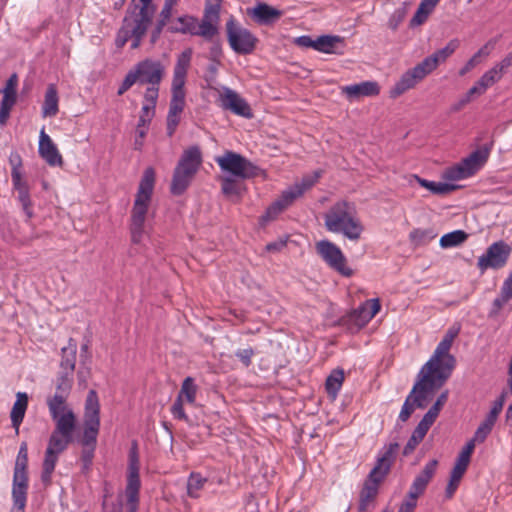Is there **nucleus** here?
<instances>
[{"label": "nucleus", "mask_w": 512, "mask_h": 512, "mask_svg": "<svg viewBox=\"0 0 512 512\" xmlns=\"http://www.w3.org/2000/svg\"><path fill=\"white\" fill-rule=\"evenodd\" d=\"M422 79L411 68L407 70L390 90V97L397 98L406 91L414 88Z\"/></svg>", "instance_id": "obj_28"}, {"label": "nucleus", "mask_w": 512, "mask_h": 512, "mask_svg": "<svg viewBox=\"0 0 512 512\" xmlns=\"http://www.w3.org/2000/svg\"><path fill=\"white\" fill-rule=\"evenodd\" d=\"M490 154V147L484 146L473 151L468 157L460 163L468 177L475 175L486 163Z\"/></svg>", "instance_id": "obj_25"}, {"label": "nucleus", "mask_w": 512, "mask_h": 512, "mask_svg": "<svg viewBox=\"0 0 512 512\" xmlns=\"http://www.w3.org/2000/svg\"><path fill=\"white\" fill-rule=\"evenodd\" d=\"M40 156L50 165V166H61L63 164V159L61 154L59 153L56 145L53 143L49 135H47L42 129L40 133L39 140V148H38Z\"/></svg>", "instance_id": "obj_26"}, {"label": "nucleus", "mask_w": 512, "mask_h": 512, "mask_svg": "<svg viewBox=\"0 0 512 512\" xmlns=\"http://www.w3.org/2000/svg\"><path fill=\"white\" fill-rule=\"evenodd\" d=\"M17 98L10 97L8 95H3L2 100L0 102V126H5L10 116V111L14 104L16 103Z\"/></svg>", "instance_id": "obj_48"}, {"label": "nucleus", "mask_w": 512, "mask_h": 512, "mask_svg": "<svg viewBox=\"0 0 512 512\" xmlns=\"http://www.w3.org/2000/svg\"><path fill=\"white\" fill-rule=\"evenodd\" d=\"M468 238V234L463 230H455L444 234L439 241V244L442 248H452L459 246L464 243Z\"/></svg>", "instance_id": "obj_38"}, {"label": "nucleus", "mask_w": 512, "mask_h": 512, "mask_svg": "<svg viewBox=\"0 0 512 512\" xmlns=\"http://www.w3.org/2000/svg\"><path fill=\"white\" fill-rule=\"evenodd\" d=\"M216 162L223 171L240 179L253 178L261 172L259 167L233 151H227L224 155L217 157Z\"/></svg>", "instance_id": "obj_10"}, {"label": "nucleus", "mask_w": 512, "mask_h": 512, "mask_svg": "<svg viewBox=\"0 0 512 512\" xmlns=\"http://www.w3.org/2000/svg\"><path fill=\"white\" fill-rule=\"evenodd\" d=\"M219 101L220 106L224 110H228L233 114L246 119H251L253 117V112L249 103L239 93L231 88H223Z\"/></svg>", "instance_id": "obj_16"}, {"label": "nucleus", "mask_w": 512, "mask_h": 512, "mask_svg": "<svg viewBox=\"0 0 512 512\" xmlns=\"http://www.w3.org/2000/svg\"><path fill=\"white\" fill-rule=\"evenodd\" d=\"M438 67L437 60L432 56H428L420 63L413 67L419 77L423 80L427 75L433 72Z\"/></svg>", "instance_id": "obj_45"}, {"label": "nucleus", "mask_w": 512, "mask_h": 512, "mask_svg": "<svg viewBox=\"0 0 512 512\" xmlns=\"http://www.w3.org/2000/svg\"><path fill=\"white\" fill-rule=\"evenodd\" d=\"M17 85L18 76L16 73H13L6 81L5 87L2 90L3 95H8L10 97L17 98Z\"/></svg>", "instance_id": "obj_60"}, {"label": "nucleus", "mask_w": 512, "mask_h": 512, "mask_svg": "<svg viewBox=\"0 0 512 512\" xmlns=\"http://www.w3.org/2000/svg\"><path fill=\"white\" fill-rule=\"evenodd\" d=\"M68 396L54 393V395L47 398V406L49 409L50 416L55 424L62 418L72 419V423H76V417L74 412L67 406Z\"/></svg>", "instance_id": "obj_21"}, {"label": "nucleus", "mask_w": 512, "mask_h": 512, "mask_svg": "<svg viewBox=\"0 0 512 512\" xmlns=\"http://www.w3.org/2000/svg\"><path fill=\"white\" fill-rule=\"evenodd\" d=\"M503 403V396L494 402L490 412L486 416L485 420L479 425L475 431L474 437L470 441H474V443H482L486 440L487 436L491 433L499 414L502 411Z\"/></svg>", "instance_id": "obj_23"}, {"label": "nucleus", "mask_w": 512, "mask_h": 512, "mask_svg": "<svg viewBox=\"0 0 512 512\" xmlns=\"http://www.w3.org/2000/svg\"><path fill=\"white\" fill-rule=\"evenodd\" d=\"M100 428V404L97 392L90 390L85 401L84 431L81 444L85 448L95 449Z\"/></svg>", "instance_id": "obj_7"}, {"label": "nucleus", "mask_w": 512, "mask_h": 512, "mask_svg": "<svg viewBox=\"0 0 512 512\" xmlns=\"http://www.w3.org/2000/svg\"><path fill=\"white\" fill-rule=\"evenodd\" d=\"M426 487L427 484H425L421 479L415 477L407 494V499L403 502H412L417 504V498L424 493Z\"/></svg>", "instance_id": "obj_49"}, {"label": "nucleus", "mask_w": 512, "mask_h": 512, "mask_svg": "<svg viewBox=\"0 0 512 512\" xmlns=\"http://www.w3.org/2000/svg\"><path fill=\"white\" fill-rule=\"evenodd\" d=\"M475 449L474 441H469L457 457L456 463L451 471L450 479L445 489V497L451 499L470 463L471 455Z\"/></svg>", "instance_id": "obj_15"}, {"label": "nucleus", "mask_w": 512, "mask_h": 512, "mask_svg": "<svg viewBox=\"0 0 512 512\" xmlns=\"http://www.w3.org/2000/svg\"><path fill=\"white\" fill-rule=\"evenodd\" d=\"M202 153L197 145L185 149L174 169L170 191L173 195H181L189 187L195 174L202 164Z\"/></svg>", "instance_id": "obj_5"}, {"label": "nucleus", "mask_w": 512, "mask_h": 512, "mask_svg": "<svg viewBox=\"0 0 512 512\" xmlns=\"http://www.w3.org/2000/svg\"><path fill=\"white\" fill-rule=\"evenodd\" d=\"M197 387L192 377H186L181 385L177 398L192 404L195 402Z\"/></svg>", "instance_id": "obj_39"}, {"label": "nucleus", "mask_w": 512, "mask_h": 512, "mask_svg": "<svg viewBox=\"0 0 512 512\" xmlns=\"http://www.w3.org/2000/svg\"><path fill=\"white\" fill-rule=\"evenodd\" d=\"M213 19L203 17L199 23L196 19L194 35L201 36L207 41H212L213 38L218 34V28L213 24Z\"/></svg>", "instance_id": "obj_37"}, {"label": "nucleus", "mask_w": 512, "mask_h": 512, "mask_svg": "<svg viewBox=\"0 0 512 512\" xmlns=\"http://www.w3.org/2000/svg\"><path fill=\"white\" fill-rule=\"evenodd\" d=\"M27 406L28 395L25 392H18L16 394V401L10 413L12 426L15 428L17 434L19 432V427L24 419Z\"/></svg>", "instance_id": "obj_29"}, {"label": "nucleus", "mask_w": 512, "mask_h": 512, "mask_svg": "<svg viewBox=\"0 0 512 512\" xmlns=\"http://www.w3.org/2000/svg\"><path fill=\"white\" fill-rule=\"evenodd\" d=\"M220 8L221 0H206L203 17L213 19L217 22L219 20Z\"/></svg>", "instance_id": "obj_54"}, {"label": "nucleus", "mask_w": 512, "mask_h": 512, "mask_svg": "<svg viewBox=\"0 0 512 512\" xmlns=\"http://www.w3.org/2000/svg\"><path fill=\"white\" fill-rule=\"evenodd\" d=\"M302 195V190L299 189L296 184L289 187L267 208L265 215L262 216L263 220L268 221L275 219L282 211Z\"/></svg>", "instance_id": "obj_18"}, {"label": "nucleus", "mask_w": 512, "mask_h": 512, "mask_svg": "<svg viewBox=\"0 0 512 512\" xmlns=\"http://www.w3.org/2000/svg\"><path fill=\"white\" fill-rule=\"evenodd\" d=\"M75 428L70 417L60 419L49 437L44 457L58 462L59 455L73 442Z\"/></svg>", "instance_id": "obj_9"}, {"label": "nucleus", "mask_w": 512, "mask_h": 512, "mask_svg": "<svg viewBox=\"0 0 512 512\" xmlns=\"http://www.w3.org/2000/svg\"><path fill=\"white\" fill-rule=\"evenodd\" d=\"M322 171L316 170L312 174L305 175L302 180L298 183H295L299 189L302 190V194L313 187L321 177Z\"/></svg>", "instance_id": "obj_55"}, {"label": "nucleus", "mask_w": 512, "mask_h": 512, "mask_svg": "<svg viewBox=\"0 0 512 512\" xmlns=\"http://www.w3.org/2000/svg\"><path fill=\"white\" fill-rule=\"evenodd\" d=\"M341 93L349 101L359 100L362 97H373L380 93L379 84L376 81H363L356 84L341 87Z\"/></svg>", "instance_id": "obj_20"}, {"label": "nucleus", "mask_w": 512, "mask_h": 512, "mask_svg": "<svg viewBox=\"0 0 512 512\" xmlns=\"http://www.w3.org/2000/svg\"><path fill=\"white\" fill-rule=\"evenodd\" d=\"M155 185V170L148 167L144 170L139 183L136 198L131 211V238L134 243H139L144 234V223L148 212Z\"/></svg>", "instance_id": "obj_2"}, {"label": "nucleus", "mask_w": 512, "mask_h": 512, "mask_svg": "<svg viewBox=\"0 0 512 512\" xmlns=\"http://www.w3.org/2000/svg\"><path fill=\"white\" fill-rule=\"evenodd\" d=\"M414 177H415L417 183L421 187L426 188L431 193L436 194V195H446V194H449L450 192L454 191L457 188V186L454 184L430 181V180L421 178L417 175H415Z\"/></svg>", "instance_id": "obj_35"}, {"label": "nucleus", "mask_w": 512, "mask_h": 512, "mask_svg": "<svg viewBox=\"0 0 512 512\" xmlns=\"http://www.w3.org/2000/svg\"><path fill=\"white\" fill-rule=\"evenodd\" d=\"M18 193L17 199L22 206V210L27 216V219L33 217L32 201L30 198L29 188L16 191Z\"/></svg>", "instance_id": "obj_51"}, {"label": "nucleus", "mask_w": 512, "mask_h": 512, "mask_svg": "<svg viewBox=\"0 0 512 512\" xmlns=\"http://www.w3.org/2000/svg\"><path fill=\"white\" fill-rule=\"evenodd\" d=\"M343 43V38L337 35H321L316 39V49L319 52L332 54L339 53L337 45Z\"/></svg>", "instance_id": "obj_36"}, {"label": "nucleus", "mask_w": 512, "mask_h": 512, "mask_svg": "<svg viewBox=\"0 0 512 512\" xmlns=\"http://www.w3.org/2000/svg\"><path fill=\"white\" fill-rule=\"evenodd\" d=\"M28 476L27 469L14 467L12 499L15 507H25L27 502Z\"/></svg>", "instance_id": "obj_22"}, {"label": "nucleus", "mask_w": 512, "mask_h": 512, "mask_svg": "<svg viewBox=\"0 0 512 512\" xmlns=\"http://www.w3.org/2000/svg\"><path fill=\"white\" fill-rule=\"evenodd\" d=\"M443 178L448 181H458L469 177L464 172L463 167L460 165V163H458L454 166L447 168L443 172Z\"/></svg>", "instance_id": "obj_53"}, {"label": "nucleus", "mask_w": 512, "mask_h": 512, "mask_svg": "<svg viewBox=\"0 0 512 512\" xmlns=\"http://www.w3.org/2000/svg\"><path fill=\"white\" fill-rule=\"evenodd\" d=\"M438 67L437 60L432 56H428L420 63L413 67L419 77L423 80L427 75L433 72Z\"/></svg>", "instance_id": "obj_44"}, {"label": "nucleus", "mask_w": 512, "mask_h": 512, "mask_svg": "<svg viewBox=\"0 0 512 512\" xmlns=\"http://www.w3.org/2000/svg\"><path fill=\"white\" fill-rule=\"evenodd\" d=\"M443 178L448 181H458L469 177L464 172L463 167L460 165V163H458L454 166L447 168L443 172Z\"/></svg>", "instance_id": "obj_52"}, {"label": "nucleus", "mask_w": 512, "mask_h": 512, "mask_svg": "<svg viewBox=\"0 0 512 512\" xmlns=\"http://www.w3.org/2000/svg\"><path fill=\"white\" fill-rule=\"evenodd\" d=\"M511 252L512 247L508 243L496 241L478 258L477 267L482 273L488 269H500L507 264Z\"/></svg>", "instance_id": "obj_13"}, {"label": "nucleus", "mask_w": 512, "mask_h": 512, "mask_svg": "<svg viewBox=\"0 0 512 512\" xmlns=\"http://www.w3.org/2000/svg\"><path fill=\"white\" fill-rule=\"evenodd\" d=\"M182 112V109L169 106L166 127L168 136L171 137L175 133L176 128L180 122V115Z\"/></svg>", "instance_id": "obj_50"}, {"label": "nucleus", "mask_w": 512, "mask_h": 512, "mask_svg": "<svg viewBox=\"0 0 512 512\" xmlns=\"http://www.w3.org/2000/svg\"><path fill=\"white\" fill-rule=\"evenodd\" d=\"M434 9L420 2L414 16L410 20V27H416L424 24Z\"/></svg>", "instance_id": "obj_47"}, {"label": "nucleus", "mask_w": 512, "mask_h": 512, "mask_svg": "<svg viewBox=\"0 0 512 512\" xmlns=\"http://www.w3.org/2000/svg\"><path fill=\"white\" fill-rule=\"evenodd\" d=\"M56 464L57 462L55 460L44 457L42 464L41 481L45 485H49L51 483L52 474L54 472Z\"/></svg>", "instance_id": "obj_57"}, {"label": "nucleus", "mask_w": 512, "mask_h": 512, "mask_svg": "<svg viewBox=\"0 0 512 512\" xmlns=\"http://www.w3.org/2000/svg\"><path fill=\"white\" fill-rule=\"evenodd\" d=\"M437 465L438 461L436 459L430 460L416 477L428 485L436 472Z\"/></svg>", "instance_id": "obj_58"}, {"label": "nucleus", "mask_w": 512, "mask_h": 512, "mask_svg": "<svg viewBox=\"0 0 512 512\" xmlns=\"http://www.w3.org/2000/svg\"><path fill=\"white\" fill-rule=\"evenodd\" d=\"M324 222L329 232L343 234L351 241L359 240L363 232L360 221L349 212L347 202L333 205L325 214Z\"/></svg>", "instance_id": "obj_4"}, {"label": "nucleus", "mask_w": 512, "mask_h": 512, "mask_svg": "<svg viewBox=\"0 0 512 512\" xmlns=\"http://www.w3.org/2000/svg\"><path fill=\"white\" fill-rule=\"evenodd\" d=\"M227 39L232 50L240 55L251 54L258 39L246 28L238 25L233 17L226 23Z\"/></svg>", "instance_id": "obj_11"}, {"label": "nucleus", "mask_w": 512, "mask_h": 512, "mask_svg": "<svg viewBox=\"0 0 512 512\" xmlns=\"http://www.w3.org/2000/svg\"><path fill=\"white\" fill-rule=\"evenodd\" d=\"M221 189L223 194L227 197H239L243 193L244 187L236 179L225 177L222 179Z\"/></svg>", "instance_id": "obj_42"}, {"label": "nucleus", "mask_w": 512, "mask_h": 512, "mask_svg": "<svg viewBox=\"0 0 512 512\" xmlns=\"http://www.w3.org/2000/svg\"><path fill=\"white\" fill-rule=\"evenodd\" d=\"M282 15V12L266 3H259L253 8L251 16L261 25H268L276 22Z\"/></svg>", "instance_id": "obj_27"}, {"label": "nucleus", "mask_w": 512, "mask_h": 512, "mask_svg": "<svg viewBox=\"0 0 512 512\" xmlns=\"http://www.w3.org/2000/svg\"><path fill=\"white\" fill-rule=\"evenodd\" d=\"M369 321L367 307L362 304L357 309L342 316L339 323L351 333H355L362 329Z\"/></svg>", "instance_id": "obj_24"}, {"label": "nucleus", "mask_w": 512, "mask_h": 512, "mask_svg": "<svg viewBox=\"0 0 512 512\" xmlns=\"http://www.w3.org/2000/svg\"><path fill=\"white\" fill-rule=\"evenodd\" d=\"M398 449L399 444L397 442L390 443L384 446L383 449L379 451L377 455L376 464L370 471V473H372V475L380 476L385 479V477L390 472Z\"/></svg>", "instance_id": "obj_19"}, {"label": "nucleus", "mask_w": 512, "mask_h": 512, "mask_svg": "<svg viewBox=\"0 0 512 512\" xmlns=\"http://www.w3.org/2000/svg\"><path fill=\"white\" fill-rule=\"evenodd\" d=\"M11 178L15 191L29 188L27 182L22 179L20 169L14 167V169L11 170Z\"/></svg>", "instance_id": "obj_64"}, {"label": "nucleus", "mask_w": 512, "mask_h": 512, "mask_svg": "<svg viewBox=\"0 0 512 512\" xmlns=\"http://www.w3.org/2000/svg\"><path fill=\"white\" fill-rule=\"evenodd\" d=\"M316 252L329 268L344 277H351L353 270L347 265V259L341 249L329 240L316 243Z\"/></svg>", "instance_id": "obj_12"}, {"label": "nucleus", "mask_w": 512, "mask_h": 512, "mask_svg": "<svg viewBox=\"0 0 512 512\" xmlns=\"http://www.w3.org/2000/svg\"><path fill=\"white\" fill-rule=\"evenodd\" d=\"M207 482V478L199 473H191L187 480V494L191 498H198L200 490Z\"/></svg>", "instance_id": "obj_40"}, {"label": "nucleus", "mask_w": 512, "mask_h": 512, "mask_svg": "<svg viewBox=\"0 0 512 512\" xmlns=\"http://www.w3.org/2000/svg\"><path fill=\"white\" fill-rule=\"evenodd\" d=\"M192 52L190 49L183 51L177 58L174 66V72H180L187 74V70L190 66Z\"/></svg>", "instance_id": "obj_56"}, {"label": "nucleus", "mask_w": 512, "mask_h": 512, "mask_svg": "<svg viewBox=\"0 0 512 512\" xmlns=\"http://www.w3.org/2000/svg\"><path fill=\"white\" fill-rule=\"evenodd\" d=\"M457 333V330H449L445 334L442 340L438 343L432 356L427 361L429 362V366L434 364L442 369H445L446 371H449L451 373L453 372L456 365V359L452 354H450V349L454 341V338L457 336Z\"/></svg>", "instance_id": "obj_14"}, {"label": "nucleus", "mask_w": 512, "mask_h": 512, "mask_svg": "<svg viewBox=\"0 0 512 512\" xmlns=\"http://www.w3.org/2000/svg\"><path fill=\"white\" fill-rule=\"evenodd\" d=\"M58 92L54 84H49L45 92L42 112L44 116H55L58 113Z\"/></svg>", "instance_id": "obj_34"}, {"label": "nucleus", "mask_w": 512, "mask_h": 512, "mask_svg": "<svg viewBox=\"0 0 512 512\" xmlns=\"http://www.w3.org/2000/svg\"><path fill=\"white\" fill-rule=\"evenodd\" d=\"M500 80L496 70L492 68L485 72L481 78L468 90L469 95H482L485 91Z\"/></svg>", "instance_id": "obj_32"}, {"label": "nucleus", "mask_w": 512, "mask_h": 512, "mask_svg": "<svg viewBox=\"0 0 512 512\" xmlns=\"http://www.w3.org/2000/svg\"><path fill=\"white\" fill-rule=\"evenodd\" d=\"M155 13L153 9L130 2L117 32L115 46L123 48L131 40V49H137L151 26Z\"/></svg>", "instance_id": "obj_1"}, {"label": "nucleus", "mask_w": 512, "mask_h": 512, "mask_svg": "<svg viewBox=\"0 0 512 512\" xmlns=\"http://www.w3.org/2000/svg\"><path fill=\"white\" fill-rule=\"evenodd\" d=\"M73 385V374L67 372H58L56 378V389L55 393L62 394L65 396L70 395Z\"/></svg>", "instance_id": "obj_41"}, {"label": "nucleus", "mask_w": 512, "mask_h": 512, "mask_svg": "<svg viewBox=\"0 0 512 512\" xmlns=\"http://www.w3.org/2000/svg\"><path fill=\"white\" fill-rule=\"evenodd\" d=\"M255 355V351L252 347L245 349H238L235 352V356L241 361L245 367H249L252 363V357Z\"/></svg>", "instance_id": "obj_62"}, {"label": "nucleus", "mask_w": 512, "mask_h": 512, "mask_svg": "<svg viewBox=\"0 0 512 512\" xmlns=\"http://www.w3.org/2000/svg\"><path fill=\"white\" fill-rule=\"evenodd\" d=\"M459 40L452 39L447 45L432 54V56L437 60V64L445 62L459 47Z\"/></svg>", "instance_id": "obj_46"}, {"label": "nucleus", "mask_w": 512, "mask_h": 512, "mask_svg": "<svg viewBox=\"0 0 512 512\" xmlns=\"http://www.w3.org/2000/svg\"><path fill=\"white\" fill-rule=\"evenodd\" d=\"M345 376L343 369L337 368L332 370L325 382V389L328 396L335 400L338 396V393L342 387Z\"/></svg>", "instance_id": "obj_33"}, {"label": "nucleus", "mask_w": 512, "mask_h": 512, "mask_svg": "<svg viewBox=\"0 0 512 512\" xmlns=\"http://www.w3.org/2000/svg\"><path fill=\"white\" fill-rule=\"evenodd\" d=\"M451 374V372L434 364L429 366V362H426L418 374V381L407 397H411L415 407L424 409L431 400L433 393L446 383Z\"/></svg>", "instance_id": "obj_3"}, {"label": "nucleus", "mask_w": 512, "mask_h": 512, "mask_svg": "<svg viewBox=\"0 0 512 512\" xmlns=\"http://www.w3.org/2000/svg\"><path fill=\"white\" fill-rule=\"evenodd\" d=\"M159 96H155L153 100H144L145 104L141 108L138 120V126H148L155 114V107Z\"/></svg>", "instance_id": "obj_43"}, {"label": "nucleus", "mask_w": 512, "mask_h": 512, "mask_svg": "<svg viewBox=\"0 0 512 512\" xmlns=\"http://www.w3.org/2000/svg\"><path fill=\"white\" fill-rule=\"evenodd\" d=\"M77 344L70 338L68 345L61 349L60 372L74 373L76 365Z\"/></svg>", "instance_id": "obj_30"}, {"label": "nucleus", "mask_w": 512, "mask_h": 512, "mask_svg": "<svg viewBox=\"0 0 512 512\" xmlns=\"http://www.w3.org/2000/svg\"><path fill=\"white\" fill-rule=\"evenodd\" d=\"M130 72L136 84L147 85L144 100H153L155 96H159V86L165 74V68L159 60L147 58L139 61Z\"/></svg>", "instance_id": "obj_6"}, {"label": "nucleus", "mask_w": 512, "mask_h": 512, "mask_svg": "<svg viewBox=\"0 0 512 512\" xmlns=\"http://www.w3.org/2000/svg\"><path fill=\"white\" fill-rule=\"evenodd\" d=\"M384 478L369 472L359 493L358 512H366L373 505L379 493V485Z\"/></svg>", "instance_id": "obj_17"}, {"label": "nucleus", "mask_w": 512, "mask_h": 512, "mask_svg": "<svg viewBox=\"0 0 512 512\" xmlns=\"http://www.w3.org/2000/svg\"><path fill=\"white\" fill-rule=\"evenodd\" d=\"M414 408L415 405L411 401V397H406L399 413L398 420L401 422H406L414 412Z\"/></svg>", "instance_id": "obj_63"}, {"label": "nucleus", "mask_w": 512, "mask_h": 512, "mask_svg": "<svg viewBox=\"0 0 512 512\" xmlns=\"http://www.w3.org/2000/svg\"><path fill=\"white\" fill-rule=\"evenodd\" d=\"M28 465V448L27 443L22 442L15 462V468L27 469Z\"/></svg>", "instance_id": "obj_61"}, {"label": "nucleus", "mask_w": 512, "mask_h": 512, "mask_svg": "<svg viewBox=\"0 0 512 512\" xmlns=\"http://www.w3.org/2000/svg\"><path fill=\"white\" fill-rule=\"evenodd\" d=\"M195 24V17L188 15L180 16L171 21L170 25L167 27V31L170 33L194 35V30L196 29Z\"/></svg>", "instance_id": "obj_31"}, {"label": "nucleus", "mask_w": 512, "mask_h": 512, "mask_svg": "<svg viewBox=\"0 0 512 512\" xmlns=\"http://www.w3.org/2000/svg\"><path fill=\"white\" fill-rule=\"evenodd\" d=\"M172 96L169 106L184 110L185 107V90L184 89H171Z\"/></svg>", "instance_id": "obj_59"}, {"label": "nucleus", "mask_w": 512, "mask_h": 512, "mask_svg": "<svg viewBox=\"0 0 512 512\" xmlns=\"http://www.w3.org/2000/svg\"><path fill=\"white\" fill-rule=\"evenodd\" d=\"M139 471L138 445L136 441H133L128 455L127 484L125 488L127 512H138L139 491L141 488Z\"/></svg>", "instance_id": "obj_8"}]
</instances>
